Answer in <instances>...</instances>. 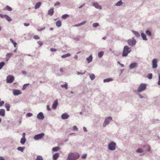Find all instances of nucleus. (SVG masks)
I'll use <instances>...</instances> for the list:
<instances>
[{"label":"nucleus","mask_w":160,"mask_h":160,"mask_svg":"<svg viewBox=\"0 0 160 160\" xmlns=\"http://www.w3.org/2000/svg\"><path fill=\"white\" fill-rule=\"evenodd\" d=\"M80 157V155L78 153H71L68 155V160H76Z\"/></svg>","instance_id":"nucleus-1"},{"label":"nucleus","mask_w":160,"mask_h":160,"mask_svg":"<svg viewBox=\"0 0 160 160\" xmlns=\"http://www.w3.org/2000/svg\"><path fill=\"white\" fill-rule=\"evenodd\" d=\"M131 48H129L128 46H125L123 48L122 56L123 57H126L131 51Z\"/></svg>","instance_id":"nucleus-2"},{"label":"nucleus","mask_w":160,"mask_h":160,"mask_svg":"<svg viewBox=\"0 0 160 160\" xmlns=\"http://www.w3.org/2000/svg\"><path fill=\"white\" fill-rule=\"evenodd\" d=\"M146 86L147 85L145 83L140 84L138 88L137 92H141L144 91L146 88Z\"/></svg>","instance_id":"nucleus-3"},{"label":"nucleus","mask_w":160,"mask_h":160,"mask_svg":"<svg viewBox=\"0 0 160 160\" xmlns=\"http://www.w3.org/2000/svg\"><path fill=\"white\" fill-rule=\"evenodd\" d=\"M116 143L113 141H112L108 144V148L110 150L114 151L116 149Z\"/></svg>","instance_id":"nucleus-4"},{"label":"nucleus","mask_w":160,"mask_h":160,"mask_svg":"<svg viewBox=\"0 0 160 160\" xmlns=\"http://www.w3.org/2000/svg\"><path fill=\"white\" fill-rule=\"evenodd\" d=\"M112 119V118L111 117H109L108 118H106L104 122V123L103 124V127H105L109 123V121H111Z\"/></svg>","instance_id":"nucleus-5"},{"label":"nucleus","mask_w":160,"mask_h":160,"mask_svg":"<svg viewBox=\"0 0 160 160\" xmlns=\"http://www.w3.org/2000/svg\"><path fill=\"white\" fill-rule=\"evenodd\" d=\"M127 42L128 44L130 46L135 45L136 42V40L133 38H132V39H128Z\"/></svg>","instance_id":"nucleus-6"},{"label":"nucleus","mask_w":160,"mask_h":160,"mask_svg":"<svg viewBox=\"0 0 160 160\" xmlns=\"http://www.w3.org/2000/svg\"><path fill=\"white\" fill-rule=\"evenodd\" d=\"M45 134L43 133H42L35 135L33 138L35 140H38L41 139L44 136Z\"/></svg>","instance_id":"nucleus-7"},{"label":"nucleus","mask_w":160,"mask_h":160,"mask_svg":"<svg viewBox=\"0 0 160 160\" xmlns=\"http://www.w3.org/2000/svg\"><path fill=\"white\" fill-rule=\"evenodd\" d=\"M14 79V76L12 75H9L7 78L6 79V82L8 83H12Z\"/></svg>","instance_id":"nucleus-8"},{"label":"nucleus","mask_w":160,"mask_h":160,"mask_svg":"<svg viewBox=\"0 0 160 160\" xmlns=\"http://www.w3.org/2000/svg\"><path fill=\"white\" fill-rule=\"evenodd\" d=\"M157 66V60L156 58H154L152 61V68H156Z\"/></svg>","instance_id":"nucleus-9"},{"label":"nucleus","mask_w":160,"mask_h":160,"mask_svg":"<svg viewBox=\"0 0 160 160\" xmlns=\"http://www.w3.org/2000/svg\"><path fill=\"white\" fill-rule=\"evenodd\" d=\"M37 118L39 120H42L44 118V116L43 113L41 112H39L37 115Z\"/></svg>","instance_id":"nucleus-10"},{"label":"nucleus","mask_w":160,"mask_h":160,"mask_svg":"<svg viewBox=\"0 0 160 160\" xmlns=\"http://www.w3.org/2000/svg\"><path fill=\"white\" fill-rule=\"evenodd\" d=\"M138 66V63L136 62H133L131 63L129 66V68L130 69H132L134 68L137 67Z\"/></svg>","instance_id":"nucleus-11"},{"label":"nucleus","mask_w":160,"mask_h":160,"mask_svg":"<svg viewBox=\"0 0 160 160\" xmlns=\"http://www.w3.org/2000/svg\"><path fill=\"white\" fill-rule=\"evenodd\" d=\"M92 6L97 9L101 10L102 8L101 6L99 5L97 2H93L92 3Z\"/></svg>","instance_id":"nucleus-12"},{"label":"nucleus","mask_w":160,"mask_h":160,"mask_svg":"<svg viewBox=\"0 0 160 160\" xmlns=\"http://www.w3.org/2000/svg\"><path fill=\"white\" fill-rule=\"evenodd\" d=\"M69 117V115L66 113H63L61 115V118L63 120L67 119Z\"/></svg>","instance_id":"nucleus-13"},{"label":"nucleus","mask_w":160,"mask_h":160,"mask_svg":"<svg viewBox=\"0 0 160 160\" xmlns=\"http://www.w3.org/2000/svg\"><path fill=\"white\" fill-rule=\"evenodd\" d=\"M58 104V100L57 99L54 102L52 105V108L54 109H56L57 107Z\"/></svg>","instance_id":"nucleus-14"},{"label":"nucleus","mask_w":160,"mask_h":160,"mask_svg":"<svg viewBox=\"0 0 160 160\" xmlns=\"http://www.w3.org/2000/svg\"><path fill=\"white\" fill-rule=\"evenodd\" d=\"M21 92L20 91L18 90L14 89L13 91V94L14 95H18L21 94Z\"/></svg>","instance_id":"nucleus-15"},{"label":"nucleus","mask_w":160,"mask_h":160,"mask_svg":"<svg viewBox=\"0 0 160 160\" xmlns=\"http://www.w3.org/2000/svg\"><path fill=\"white\" fill-rule=\"evenodd\" d=\"M54 12V8H52L48 10V14L50 16H52L53 15Z\"/></svg>","instance_id":"nucleus-16"},{"label":"nucleus","mask_w":160,"mask_h":160,"mask_svg":"<svg viewBox=\"0 0 160 160\" xmlns=\"http://www.w3.org/2000/svg\"><path fill=\"white\" fill-rule=\"evenodd\" d=\"M5 115V110L3 109H0V116L4 117Z\"/></svg>","instance_id":"nucleus-17"},{"label":"nucleus","mask_w":160,"mask_h":160,"mask_svg":"<svg viewBox=\"0 0 160 160\" xmlns=\"http://www.w3.org/2000/svg\"><path fill=\"white\" fill-rule=\"evenodd\" d=\"M92 55H90L89 56L86 58V60H87L88 63H90L92 61Z\"/></svg>","instance_id":"nucleus-18"},{"label":"nucleus","mask_w":160,"mask_h":160,"mask_svg":"<svg viewBox=\"0 0 160 160\" xmlns=\"http://www.w3.org/2000/svg\"><path fill=\"white\" fill-rule=\"evenodd\" d=\"M59 157V153H57L53 155V160H56Z\"/></svg>","instance_id":"nucleus-19"},{"label":"nucleus","mask_w":160,"mask_h":160,"mask_svg":"<svg viewBox=\"0 0 160 160\" xmlns=\"http://www.w3.org/2000/svg\"><path fill=\"white\" fill-rule=\"evenodd\" d=\"M141 36L143 40L145 41H147L148 40V39L146 37V35L145 33L143 32L141 33Z\"/></svg>","instance_id":"nucleus-20"},{"label":"nucleus","mask_w":160,"mask_h":160,"mask_svg":"<svg viewBox=\"0 0 160 160\" xmlns=\"http://www.w3.org/2000/svg\"><path fill=\"white\" fill-rule=\"evenodd\" d=\"M41 2H38L36 3L34 7L35 9H38L41 6Z\"/></svg>","instance_id":"nucleus-21"},{"label":"nucleus","mask_w":160,"mask_h":160,"mask_svg":"<svg viewBox=\"0 0 160 160\" xmlns=\"http://www.w3.org/2000/svg\"><path fill=\"white\" fill-rule=\"evenodd\" d=\"M133 33L135 35L137 38H139L140 37V34L138 32L133 30L132 31Z\"/></svg>","instance_id":"nucleus-22"},{"label":"nucleus","mask_w":160,"mask_h":160,"mask_svg":"<svg viewBox=\"0 0 160 160\" xmlns=\"http://www.w3.org/2000/svg\"><path fill=\"white\" fill-rule=\"evenodd\" d=\"M5 107H6L7 111H10V105L9 104L6 103L5 104Z\"/></svg>","instance_id":"nucleus-23"},{"label":"nucleus","mask_w":160,"mask_h":160,"mask_svg":"<svg viewBox=\"0 0 160 160\" xmlns=\"http://www.w3.org/2000/svg\"><path fill=\"white\" fill-rule=\"evenodd\" d=\"M26 141V139L25 138H21L20 143L22 145L24 144Z\"/></svg>","instance_id":"nucleus-24"},{"label":"nucleus","mask_w":160,"mask_h":160,"mask_svg":"<svg viewBox=\"0 0 160 160\" xmlns=\"http://www.w3.org/2000/svg\"><path fill=\"white\" fill-rule=\"evenodd\" d=\"M60 149V147L59 146L53 147L52 148V151L53 152H57Z\"/></svg>","instance_id":"nucleus-25"},{"label":"nucleus","mask_w":160,"mask_h":160,"mask_svg":"<svg viewBox=\"0 0 160 160\" xmlns=\"http://www.w3.org/2000/svg\"><path fill=\"white\" fill-rule=\"evenodd\" d=\"M113 79H112L111 78H108L107 79H104L103 80V82H108L110 81H112Z\"/></svg>","instance_id":"nucleus-26"},{"label":"nucleus","mask_w":160,"mask_h":160,"mask_svg":"<svg viewBox=\"0 0 160 160\" xmlns=\"http://www.w3.org/2000/svg\"><path fill=\"white\" fill-rule=\"evenodd\" d=\"M104 52L103 51H101L98 54V56L99 58H101L103 55Z\"/></svg>","instance_id":"nucleus-27"},{"label":"nucleus","mask_w":160,"mask_h":160,"mask_svg":"<svg viewBox=\"0 0 160 160\" xmlns=\"http://www.w3.org/2000/svg\"><path fill=\"white\" fill-rule=\"evenodd\" d=\"M61 25V22L60 20H58L56 22V25L58 27H60Z\"/></svg>","instance_id":"nucleus-28"},{"label":"nucleus","mask_w":160,"mask_h":160,"mask_svg":"<svg viewBox=\"0 0 160 160\" xmlns=\"http://www.w3.org/2000/svg\"><path fill=\"white\" fill-rule=\"evenodd\" d=\"M6 9L9 11H11L12 10V8L9 6L7 5L5 7Z\"/></svg>","instance_id":"nucleus-29"},{"label":"nucleus","mask_w":160,"mask_h":160,"mask_svg":"<svg viewBox=\"0 0 160 160\" xmlns=\"http://www.w3.org/2000/svg\"><path fill=\"white\" fill-rule=\"evenodd\" d=\"M71 54L69 53H68L67 54H64L61 56V57L62 58H65L67 57H70Z\"/></svg>","instance_id":"nucleus-30"},{"label":"nucleus","mask_w":160,"mask_h":160,"mask_svg":"<svg viewBox=\"0 0 160 160\" xmlns=\"http://www.w3.org/2000/svg\"><path fill=\"white\" fill-rule=\"evenodd\" d=\"M25 148V147H18L17 148V149L18 150V151H21V152H23V150H24V149Z\"/></svg>","instance_id":"nucleus-31"},{"label":"nucleus","mask_w":160,"mask_h":160,"mask_svg":"<svg viewBox=\"0 0 160 160\" xmlns=\"http://www.w3.org/2000/svg\"><path fill=\"white\" fill-rule=\"evenodd\" d=\"M122 2L120 0L115 5L117 6H120L122 5Z\"/></svg>","instance_id":"nucleus-32"},{"label":"nucleus","mask_w":160,"mask_h":160,"mask_svg":"<svg viewBox=\"0 0 160 160\" xmlns=\"http://www.w3.org/2000/svg\"><path fill=\"white\" fill-rule=\"evenodd\" d=\"M61 86L62 88H65L66 89L68 88V84L66 82L64 84L61 85Z\"/></svg>","instance_id":"nucleus-33"},{"label":"nucleus","mask_w":160,"mask_h":160,"mask_svg":"<svg viewBox=\"0 0 160 160\" xmlns=\"http://www.w3.org/2000/svg\"><path fill=\"white\" fill-rule=\"evenodd\" d=\"M5 65V62H4L2 61L0 62V70L2 69Z\"/></svg>","instance_id":"nucleus-34"},{"label":"nucleus","mask_w":160,"mask_h":160,"mask_svg":"<svg viewBox=\"0 0 160 160\" xmlns=\"http://www.w3.org/2000/svg\"><path fill=\"white\" fill-rule=\"evenodd\" d=\"M146 34L149 36H152V33L149 30H147L146 31Z\"/></svg>","instance_id":"nucleus-35"},{"label":"nucleus","mask_w":160,"mask_h":160,"mask_svg":"<svg viewBox=\"0 0 160 160\" xmlns=\"http://www.w3.org/2000/svg\"><path fill=\"white\" fill-rule=\"evenodd\" d=\"M90 78L92 80H93L95 78V76L94 74H91L90 75Z\"/></svg>","instance_id":"nucleus-36"},{"label":"nucleus","mask_w":160,"mask_h":160,"mask_svg":"<svg viewBox=\"0 0 160 160\" xmlns=\"http://www.w3.org/2000/svg\"><path fill=\"white\" fill-rule=\"evenodd\" d=\"M136 152L138 153H142L143 152V150L140 148H138L136 150Z\"/></svg>","instance_id":"nucleus-37"},{"label":"nucleus","mask_w":160,"mask_h":160,"mask_svg":"<svg viewBox=\"0 0 160 160\" xmlns=\"http://www.w3.org/2000/svg\"><path fill=\"white\" fill-rule=\"evenodd\" d=\"M10 41H11V42L13 44L14 47H16V45L17 44V43L15 42L12 39H10Z\"/></svg>","instance_id":"nucleus-38"},{"label":"nucleus","mask_w":160,"mask_h":160,"mask_svg":"<svg viewBox=\"0 0 160 160\" xmlns=\"http://www.w3.org/2000/svg\"><path fill=\"white\" fill-rule=\"evenodd\" d=\"M36 160H43L42 157L41 156H38L36 159Z\"/></svg>","instance_id":"nucleus-39"},{"label":"nucleus","mask_w":160,"mask_h":160,"mask_svg":"<svg viewBox=\"0 0 160 160\" xmlns=\"http://www.w3.org/2000/svg\"><path fill=\"white\" fill-rule=\"evenodd\" d=\"M99 26V24L98 23L96 22L92 24V26L94 28H96Z\"/></svg>","instance_id":"nucleus-40"},{"label":"nucleus","mask_w":160,"mask_h":160,"mask_svg":"<svg viewBox=\"0 0 160 160\" xmlns=\"http://www.w3.org/2000/svg\"><path fill=\"white\" fill-rule=\"evenodd\" d=\"M69 16V15L68 14H64L63 15L62 17V19H66Z\"/></svg>","instance_id":"nucleus-41"},{"label":"nucleus","mask_w":160,"mask_h":160,"mask_svg":"<svg viewBox=\"0 0 160 160\" xmlns=\"http://www.w3.org/2000/svg\"><path fill=\"white\" fill-rule=\"evenodd\" d=\"M152 73H149L148 75V77L149 79H151L152 78Z\"/></svg>","instance_id":"nucleus-42"},{"label":"nucleus","mask_w":160,"mask_h":160,"mask_svg":"<svg viewBox=\"0 0 160 160\" xmlns=\"http://www.w3.org/2000/svg\"><path fill=\"white\" fill-rule=\"evenodd\" d=\"M12 55L13 54L12 53H8L7 54L6 56L7 57H8L9 58H10Z\"/></svg>","instance_id":"nucleus-43"},{"label":"nucleus","mask_w":160,"mask_h":160,"mask_svg":"<svg viewBox=\"0 0 160 160\" xmlns=\"http://www.w3.org/2000/svg\"><path fill=\"white\" fill-rule=\"evenodd\" d=\"M32 115V113L28 112L27 113L26 116L28 117H30Z\"/></svg>","instance_id":"nucleus-44"},{"label":"nucleus","mask_w":160,"mask_h":160,"mask_svg":"<svg viewBox=\"0 0 160 160\" xmlns=\"http://www.w3.org/2000/svg\"><path fill=\"white\" fill-rule=\"evenodd\" d=\"M33 38L35 40H38L40 39L39 37L37 35H35L33 36Z\"/></svg>","instance_id":"nucleus-45"},{"label":"nucleus","mask_w":160,"mask_h":160,"mask_svg":"<svg viewBox=\"0 0 160 160\" xmlns=\"http://www.w3.org/2000/svg\"><path fill=\"white\" fill-rule=\"evenodd\" d=\"M7 18L6 20L8 21V22H10L12 21V19L11 18L9 17V16L8 15L7 17H6Z\"/></svg>","instance_id":"nucleus-46"},{"label":"nucleus","mask_w":160,"mask_h":160,"mask_svg":"<svg viewBox=\"0 0 160 160\" xmlns=\"http://www.w3.org/2000/svg\"><path fill=\"white\" fill-rule=\"evenodd\" d=\"M87 154L86 153L83 154L81 157L82 159H85L86 158Z\"/></svg>","instance_id":"nucleus-47"},{"label":"nucleus","mask_w":160,"mask_h":160,"mask_svg":"<svg viewBox=\"0 0 160 160\" xmlns=\"http://www.w3.org/2000/svg\"><path fill=\"white\" fill-rule=\"evenodd\" d=\"M29 84L28 83V84H24L23 86V87H22V90H24V89H25L26 88V86L28 85Z\"/></svg>","instance_id":"nucleus-48"},{"label":"nucleus","mask_w":160,"mask_h":160,"mask_svg":"<svg viewBox=\"0 0 160 160\" xmlns=\"http://www.w3.org/2000/svg\"><path fill=\"white\" fill-rule=\"evenodd\" d=\"M4 103L3 101H0V107L2 106Z\"/></svg>","instance_id":"nucleus-49"},{"label":"nucleus","mask_w":160,"mask_h":160,"mask_svg":"<svg viewBox=\"0 0 160 160\" xmlns=\"http://www.w3.org/2000/svg\"><path fill=\"white\" fill-rule=\"evenodd\" d=\"M37 43L40 45V47H41L43 45L42 42L40 41H38Z\"/></svg>","instance_id":"nucleus-50"},{"label":"nucleus","mask_w":160,"mask_h":160,"mask_svg":"<svg viewBox=\"0 0 160 160\" xmlns=\"http://www.w3.org/2000/svg\"><path fill=\"white\" fill-rule=\"evenodd\" d=\"M158 84L160 85V73H158Z\"/></svg>","instance_id":"nucleus-51"},{"label":"nucleus","mask_w":160,"mask_h":160,"mask_svg":"<svg viewBox=\"0 0 160 160\" xmlns=\"http://www.w3.org/2000/svg\"><path fill=\"white\" fill-rule=\"evenodd\" d=\"M86 72V71H85L84 72H77V74H78V75H80V74H81V75H83V74H84V73H85Z\"/></svg>","instance_id":"nucleus-52"},{"label":"nucleus","mask_w":160,"mask_h":160,"mask_svg":"<svg viewBox=\"0 0 160 160\" xmlns=\"http://www.w3.org/2000/svg\"><path fill=\"white\" fill-rule=\"evenodd\" d=\"M73 129L75 131H77L78 130V128L76 126H74L73 127Z\"/></svg>","instance_id":"nucleus-53"},{"label":"nucleus","mask_w":160,"mask_h":160,"mask_svg":"<svg viewBox=\"0 0 160 160\" xmlns=\"http://www.w3.org/2000/svg\"><path fill=\"white\" fill-rule=\"evenodd\" d=\"M6 15L5 14H2L0 13V17L2 18H4Z\"/></svg>","instance_id":"nucleus-54"},{"label":"nucleus","mask_w":160,"mask_h":160,"mask_svg":"<svg viewBox=\"0 0 160 160\" xmlns=\"http://www.w3.org/2000/svg\"><path fill=\"white\" fill-rule=\"evenodd\" d=\"M50 51L52 52H55L57 50L55 48H51L50 49Z\"/></svg>","instance_id":"nucleus-55"},{"label":"nucleus","mask_w":160,"mask_h":160,"mask_svg":"<svg viewBox=\"0 0 160 160\" xmlns=\"http://www.w3.org/2000/svg\"><path fill=\"white\" fill-rule=\"evenodd\" d=\"M60 4V3L59 2H57L54 4L55 6H57L58 5H59Z\"/></svg>","instance_id":"nucleus-56"},{"label":"nucleus","mask_w":160,"mask_h":160,"mask_svg":"<svg viewBox=\"0 0 160 160\" xmlns=\"http://www.w3.org/2000/svg\"><path fill=\"white\" fill-rule=\"evenodd\" d=\"M86 22H87L86 21H83V22H82L80 23L81 26L82 25L84 24H85L86 23Z\"/></svg>","instance_id":"nucleus-57"},{"label":"nucleus","mask_w":160,"mask_h":160,"mask_svg":"<svg viewBox=\"0 0 160 160\" xmlns=\"http://www.w3.org/2000/svg\"><path fill=\"white\" fill-rule=\"evenodd\" d=\"M47 108L48 110L50 111L51 110V108H50V106L49 105L47 106Z\"/></svg>","instance_id":"nucleus-58"},{"label":"nucleus","mask_w":160,"mask_h":160,"mask_svg":"<svg viewBox=\"0 0 160 160\" xmlns=\"http://www.w3.org/2000/svg\"><path fill=\"white\" fill-rule=\"evenodd\" d=\"M138 95L140 98H143V97L140 94L138 93Z\"/></svg>","instance_id":"nucleus-59"},{"label":"nucleus","mask_w":160,"mask_h":160,"mask_svg":"<svg viewBox=\"0 0 160 160\" xmlns=\"http://www.w3.org/2000/svg\"><path fill=\"white\" fill-rule=\"evenodd\" d=\"M83 131L84 132H87V128H86V127H83Z\"/></svg>","instance_id":"nucleus-60"},{"label":"nucleus","mask_w":160,"mask_h":160,"mask_svg":"<svg viewBox=\"0 0 160 160\" xmlns=\"http://www.w3.org/2000/svg\"><path fill=\"white\" fill-rule=\"evenodd\" d=\"M24 25L25 26H28L29 25V23H24Z\"/></svg>","instance_id":"nucleus-61"},{"label":"nucleus","mask_w":160,"mask_h":160,"mask_svg":"<svg viewBox=\"0 0 160 160\" xmlns=\"http://www.w3.org/2000/svg\"><path fill=\"white\" fill-rule=\"evenodd\" d=\"M81 26L80 23L78 24H75V25H74V26H75V27H79V26Z\"/></svg>","instance_id":"nucleus-62"},{"label":"nucleus","mask_w":160,"mask_h":160,"mask_svg":"<svg viewBox=\"0 0 160 160\" xmlns=\"http://www.w3.org/2000/svg\"><path fill=\"white\" fill-rule=\"evenodd\" d=\"M22 74H25V75H26L27 74L26 72L25 71H22Z\"/></svg>","instance_id":"nucleus-63"},{"label":"nucleus","mask_w":160,"mask_h":160,"mask_svg":"<svg viewBox=\"0 0 160 160\" xmlns=\"http://www.w3.org/2000/svg\"><path fill=\"white\" fill-rule=\"evenodd\" d=\"M150 151V148H148L147 150H146L145 151L146 152H149Z\"/></svg>","instance_id":"nucleus-64"}]
</instances>
